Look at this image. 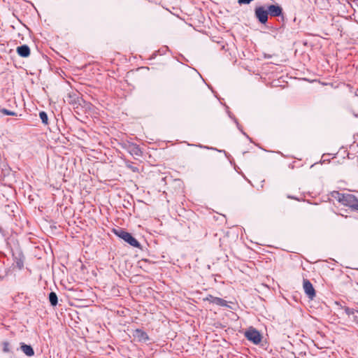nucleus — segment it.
<instances>
[{"label": "nucleus", "instance_id": "nucleus-13", "mask_svg": "<svg viewBox=\"0 0 358 358\" xmlns=\"http://www.w3.org/2000/svg\"><path fill=\"white\" fill-rule=\"evenodd\" d=\"M3 350L4 352H10V345L8 342L3 343Z\"/></svg>", "mask_w": 358, "mask_h": 358}, {"label": "nucleus", "instance_id": "nucleus-10", "mask_svg": "<svg viewBox=\"0 0 358 358\" xmlns=\"http://www.w3.org/2000/svg\"><path fill=\"white\" fill-rule=\"evenodd\" d=\"M134 336L138 338L139 341H145L148 339L146 334L139 329H136L134 331Z\"/></svg>", "mask_w": 358, "mask_h": 358}, {"label": "nucleus", "instance_id": "nucleus-18", "mask_svg": "<svg viewBox=\"0 0 358 358\" xmlns=\"http://www.w3.org/2000/svg\"><path fill=\"white\" fill-rule=\"evenodd\" d=\"M357 312L358 313V310Z\"/></svg>", "mask_w": 358, "mask_h": 358}, {"label": "nucleus", "instance_id": "nucleus-5", "mask_svg": "<svg viewBox=\"0 0 358 358\" xmlns=\"http://www.w3.org/2000/svg\"><path fill=\"white\" fill-rule=\"evenodd\" d=\"M303 287L305 293L307 294V296L310 299H313L315 296V291L313 288V285L310 283V282L308 280L304 279Z\"/></svg>", "mask_w": 358, "mask_h": 358}, {"label": "nucleus", "instance_id": "nucleus-15", "mask_svg": "<svg viewBox=\"0 0 358 358\" xmlns=\"http://www.w3.org/2000/svg\"><path fill=\"white\" fill-rule=\"evenodd\" d=\"M345 312H346V313H347L348 315H351V314H353V313H354V311H353V310H350L349 308H347V309L345 310Z\"/></svg>", "mask_w": 358, "mask_h": 358}, {"label": "nucleus", "instance_id": "nucleus-11", "mask_svg": "<svg viewBox=\"0 0 358 358\" xmlns=\"http://www.w3.org/2000/svg\"><path fill=\"white\" fill-rule=\"evenodd\" d=\"M49 300L52 306H55L57 304V296L55 292H50L49 294Z\"/></svg>", "mask_w": 358, "mask_h": 358}, {"label": "nucleus", "instance_id": "nucleus-12", "mask_svg": "<svg viewBox=\"0 0 358 358\" xmlns=\"http://www.w3.org/2000/svg\"><path fill=\"white\" fill-rule=\"evenodd\" d=\"M39 117L43 124H48V115L45 112H43V111L39 113Z\"/></svg>", "mask_w": 358, "mask_h": 358}, {"label": "nucleus", "instance_id": "nucleus-9", "mask_svg": "<svg viewBox=\"0 0 358 358\" xmlns=\"http://www.w3.org/2000/svg\"><path fill=\"white\" fill-rule=\"evenodd\" d=\"M22 352L27 356L31 357L34 354V350L31 345L23 344L21 346Z\"/></svg>", "mask_w": 358, "mask_h": 358}, {"label": "nucleus", "instance_id": "nucleus-1", "mask_svg": "<svg viewBox=\"0 0 358 358\" xmlns=\"http://www.w3.org/2000/svg\"><path fill=\"white\" fill-rule=\"evenodd\" d=\"M331 197L343 205L358 211V199L355 196L350 194H342L335 191L331 192Z\"/></svg>", "mask_w": 358, "mask_h": 358}, {"label": "nucleus", "instance_id": "nucleus-16", "mask_svg": "<svg viewBox=\"0 0 358 358\" xmlns=\"http://www.w3.org/2000/svg\"><path fill=\"white\" fill-rule=\"evenodd\" d=\"M139 152V150H137V152H136V155H139L138 152Z\"/></svg>", "mask_w": 358, "mask_h": 358}, {"label": "nucleus", "instance_id": "nucleus-4", "mask_svg": "<svg viewBox=\"0 0 358 358\" xmlns=\"http://www.w3.org/2000/svg\"><path fill=\"white\" fill-rule=\"evenodd\" d=\"M268 11L264 7H258L255 9V15L259 21L264 24L268 20Z\"/></svg>", "mask_w": 358, "mask_h": 358}, {"label": "nucleus", "instance_id": "nucleus-17", "mask_svg": "<svg viewBox=\"0 0 358 358\" xmlns=\"http://www.w3.org/2000/svg\"><path fill=\"white\" fill-rule=\"evenodd\" d=\"M1 279V277L0 276V280Z\"/></svg>", "mask_w": 358, "mask_h": 358}, {"label": "nucleus", "instance_id": "nucleus-8", "mask_svg": "<svg viewBox=\"0 0 358 358\" xmlns=\"http://www.w3.org/2000/svg\"><path fill=\"white\" fill-rule=\"evenodd\" d=\"M267 11L273 16H280L282 14V8L276 5L269 6Z\"/></svg>", "mask_w": 358, "mask_h": 358}, {"label": "nucleus", "instance_id": "nucleus-6", "mask_svg": "<svg viewBox=\"0 0 358 358\" xmlns=\"http://www.w3.org/2000/svg\"><path fill=\"white\" fill-rule=\"evenodd\" d=\"M205 300L220 306H227V302L225 300L211 295L207 296Z\"/></svg>", "mask_w": 358, "mask_h": 358}, {"label": "nucleus", "instance_id": "nucleus-14", "mask_svg": "<svg viewBox=\"0 0 358 358\" xmlns=\"http://www.w3.org/2000/svg\"><path fill=\"white\" fill-rule=\"evenodd\" d=\"M1 112L5 114V115H12V116H14L16 115V113L15 112H13V111H10V110H8L7 109H2L1 110Z\"/></svg>", "mask_w": 358, "mask_h": 358}, {"label": "nucleus", "instance_id": "nucleus-7", "mask_svg": "<svg viewBox=\"0 0 358 358\" xmlns=\"http://www.w3.org/2000/svg\"><path fill=\"white\" fill-rule=\"evenodd\" d=\"M17 52L22 57H27L30 55V49L27 45H21L17 48Z\"/></svg>", "mask_w": 358, "mask_h": 358}, {"label": "nucleus", "instance_id": "nucleus-3", "mask_svg": "<svg viewBox=\"0 0 358 358\" xmlns=\"http://www.w3.org/2000/svg\"><path fill=\"white\" fill-rule=\"evenodd\" d=\"M245 336L248 340L252 341L254 344L257 345L262 341V335L255 329L250 327L245 332Z\"/></svg>", "mask_w": 358, "mask_h": 358}, {"label": "nucleus", "instance_id": "nucleus-2", "mask_svg": "<svg viewBox=\"0 0 358 358\" xmlns=\"http://www.w3.org/2000/svg\"><path fill=\"white\" fill-rule=\"evenodd\" d=\"M115 234L133 247L140 248L139 242L131 234L122 229L115 231Z\"/></svg>", "mask_w": 358, "mask_h": 358}]
</instances>
